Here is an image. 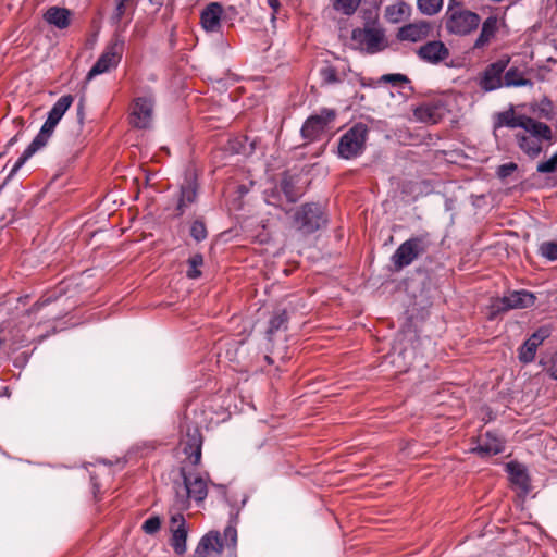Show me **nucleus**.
I'll use <instances>...</instances> for the list:
<instances>
[{"instance_id": "obj_1", "label": "nucleus", "mask_w": 557, "mask_h": 557, "mask_svg": "<svg viewBox=\"0 0 557 557\" xmlns=\"http://www.w3.org/2000/svg\"><path fill=\"white\" fill-rule=\"evenodd\" d=\"M518 147L529 158L535 159L543 151L544 145L555 141L550 126L531 116L525 120L521 131L515 134Z\"/></svg>"}, {"instance_id": "obj_2", "label": "nucleus", "mask_w": 557, "mask_h": 557, "mask_svg": "<svg viewBox=\"0 0 557 557\" xmlns=\"http://www.w3.org/2000/svg\"><path fill=\"white\" fill-rule=\"evenodd\" d=\"M73 103V97L71 95L62 96L52 107L48 113V117L40 128V132L32 141V144L25 149L23 154L15 162L11 170V175L15 173L27 159H29L37 150L46 146L48 139L52 135L57 124L60 122L64 113L69 110Z\"/></svg>"}, {"instance_id": "obj_3", "label": "nucleus", "mask_w": 557, "mask_h": 557, "mask_svg": "<svg viewBox=\"0 0 557 557\" xmlns=\"http://www.w3.org/2000/svg\"><path fill=\"white\" fill-rule=\"evenodd\" d=\"M180 474L182 481L174 483V506L177 510H184L188 508L189 499L202 502L208 491L206 481L198 474L187 472L186 465L181 467Z\"/></svg>"}, {"instance_id": "obj_4", "label": "nucleus", "mask_w": 557, "mask_h": 557, "mask_svg": "<svg viewBox=\"0 0 557 557\" xmlns=\"http://www.w3.org/2000/svg\"><path fill=\"white\" fill-rule=\"evenodd\" d=\"M480 22L479 14L458 5H449L445 14V28L454 35L470 34L478 28Z\"/></svg>"}, {"instance_id": "obj_5", "label": "nucleus", "mask_w": 557, "mask_h": 557, "mask_svg": "<svg viewBox=\"0 0 557 557\" xmlns=\"http://www.w3.org/2000/svg\"><path fill=\"white\" fill-rule=\"evenodd\" d=\"M430 245L431 242L428 233L412 236L405 240L392 256L395 269L401 270L411 264L416 259L426 252Z\"/></svg>"}, {"instance_id": "obj_6", "label": "nucleus", "mask_w": 557, "mask_h": 557, "mask_svg": "<svg viewBox=\"0 0 557 557\" xmlns=\"http://www.w3.org/2000/svg\"><path fill=\"white\" fill-rule=\"evenodd\" d=\"M322 206L310 202L302 205L294 215V227L304 235L314 233L326 225Z\"/></svg>"}, {"instance_id": "obj_7", "label": "nucleus", "mask_w": 557, "mask_h": 557, "mask_svg": "<svg viewBox=\"0 0 557 557\" xmlns=\"http://www.w3.org/2000/svg\"><path fill=\"white\" fill-rule=\"evenodd\" d=\"M367 136V125L362 123L355 124L339 139V157L343 159H351L361 154L366 146Z\"/></svg>"}, {"instance_id": "obj_8", "label": "nucleus", "mask_w": 557, "mask_h": 557, "mask_svg": "<svg viewBox=\"0 0 557 557\" xmlns=\"http://www.w3.org/2000/svg\"><path fill=\"white\" fill-rule=\"evenodd\" d=\"M123 51L124 39L120 35H115L114 39L88 72L86 79L90 81L95 76L116 67L122 59Z\"/></svg>"}, {"instance_id": "obj_9", "label": "nucleus", "mask_w": 557, "mask_h": 557, "mask_svg": "<svg viewBox=\"0 0 557 557\" xmlns=\"http://www.w3.org/2000/svg\"><path fill=\"white\" fill-rule=\"evenodd\" d=\"M351 39L359 49L371 54L382 51L386 46L384 33L374 27L355 29Z\"/></svg>"}, {"instance_id": "obj_10", "label": "nucleus", "mask_w": 557, "mask_h": 557, "mask_svg": "<svg viewBox=\"0 0 557 557\" xmlns=\"http://www.w3.org/2000/svg\"><path fill=\"white\" fill-rule=\"evenodd\" d=\"M535 302V296L527 290H515L499 298L493 305L496 311H507L510 309H520L532 307Z\"/></svg>"}, {"instance_id": "obj_11", "label": "nucleus", "mask_w": 557, "mask_h": 557, "mask_svg": "<svg viewBox=\"0 0 557 557\" xmlns=\"http://www.w3.org/2000/svg\"><path fill=\"white\" fill-rule=\"evenodd\" d=\"M336 113L331 109H323L319 114L310 116L301 128L305 138H317L327 125L335 120Z\"/></svg>"}, {"instance_id": "obj_12", "label": "nucleus", "mask_w": 557, "mask_h": 557, "mask_svg": "<svg viewBox=\"0 0 557 557\" xmlns=\"http://www.w3.org/2000/svg\"><path fill=\"white\" fill-rule=\"evenodd\" d=\"M153 106L152 97L137 98L133 106L131 124L137 128H148L152 121Z\"/></svg>"}, {"instance_id": "obj_13", "label": "nucleus", "mask_w": 557, "mask_h": 557, "mask_svg": "<svg viewBox=\"0 0 557 557\" xmlns=\"http://www.w3.org/2000/svg\"><path fill=\"white\" fill-rule=\"evenodd\" d=\"M224 549V543L218 531H210L201 537L195 550L194 557H220Z\"/></svg>"}, {"instance_id": "obj_14", "label": "nucleus", "mask_w": 557, "mask_h": 557, "mask_svg": "<svg viewBox=\"0 0 557 557\" xmlns=\"http://www.w3.org/2000/svg\"><path fill=\"white\" fill-rule=\"evenodd\" d=\"M507 65H508V60L507 61L499 60L497 62L490 64L485 69V71L480 79L481 88L484 89L485 91H491V90H495V89L502 87L503 73H504L505 69L507 67Z\"/></svg>"}, {"instance_id": "obj_15", "label": "nucleus", "mask_w": 557, "mask_h": 557, "mask_svg": "<svg viewBox=\"0 0 557 557\" xmlns=\"http://www.w3.org/2000/svg\"><path fill=\"white\" fill-rule=\"evenodd\" d=\"M431 32L432 24L430 22L419 21L400 27L397 38L403 41L417 42L428 38Z\"/></svg>"}, {"instance_id": "obj_16", "label": "nucleus", "mask_w": 557, "mask_h": 557, "mask_svg": "<svg viewBox=\"0 0 557 557\" xmlns=\"http://www.w3.org/2000/svg\"><path fill=\"white\" fill-rule=\"evenodd\" d=\"M417 53L420 59L433 64L445 61L449 57L448 48L440 40H433L422 45Z\"/></svg>"}, {"instance_id": "obj_17", "label": "nucleus", "mask_w": 557, "mask_h": 557, "mask_svg": "<svg viewBox=\"0 0 557 557\" xmlns=\"http://www.w3.org/2000/svg\"><path fill=\"white\" fill-rule=\"evenodd\" d=\"M528 117L529 116L524 114H516L512 106H510L506 111L495 113L493 116L494 135L496 136L497 131L504 126L509 128H521Z\"/></svg>"}, {"instance_id": "obj_18", "label": "nucleus", "mask_w": 557, "mask_h": 557, "mask_svg": "<svg viewBox=\"0 0 557 557\" xmlns=\"http://www.w3.org/2000/svg\"><path fill=\"white\" fill-rule=\"evenodd\" d=\"M417 121L426 124H436L445 115V108L440 102L423 103L413 110Z\"/></svg>"}, {"instance_id": "obj_19", "label": "nucleus", "mask_w": 557, "mask_h": 557, "mask_svg": "<svg viewBox=\"0 0 557 557\" xmlns=\"http://www.w3.org/2000/svg\"><path fill=\"white\" fill-rule=\"evenodd\" d=\"M182 445L191 446L190 465L198 466L201 460L202 435L197 426H187Z\"/></svg>"}, {"instance_id": "obj_20", "label": "nucleus", "mask_w": 557, "mask_h": 557, "mask_svg": "<svg viewBox=\"0 0 557 557\" xmlns=\"http://www.w3.org/2000/svg\"><path fill=\"white\" fill-rule=\"evenodd\" d=\"M223 8L218 2L209 3L201 12L200 22L207 32H216L220 28Z\"/></svg>"}, {"instance_id": "obj_21", "label": "nucleus", "mask_w": 557, "mask_h": 557, "mask_svg": "<svg viewBox=\"0 0 557 557\" xmlns=\"http://www.w3.org/2000/svg\"><path fill=\"white\" fill-rule=\"evenodd\" d=\"M507 470L512 484L518 486L522 494H528L531 490V483L525 467L518 462H509Z\"/></svg>"}, {"instance_id": "obj_22", "label": "nucleus", "mask_w": 557, "mask_h": 557, "mask_svg": "<svg viewBox=\"0 0 557 557\" xmlns=\"http://www.w3.org/2000/svg\"><path fill=\"white\" fill-rule=\"evenodd\" d=\"M198 195V185L194 178H188L181 187V196L176 210L178 215L185 213L186 209L196 201Z\"/></svg>"}, {"instance_id": "obj_23", "label": "nucleus", "mask_w": 557, "mask_h": 557, "mask_svg": "<svg viewBox=\"0 0 557 557\" xmlns=\"http://www.w3.org/2000/svg\"><path fill=\"white\" fill-rule=\"evenodd\" d=\"M504 450V443L496 435L487 432L484 436L480 437V442L473 451L481 456H493Z\"/></svg>"}, {"instance_id": "obj_24", "label": "nucleus", "mask_w": 557, "mask_h": 557, "mask_svg": "<svg viewBox=\"0 0 557 557\" xmlns=\"http://www.w3.org/2000/svg\"><path fill=\"white\" fill-rule=\"evenodd\" d=\"M114 10L110 21L112 24H119L124 18L129 22L136 8V0H114Z\"/></svg>"}, {"instance_id": "obj_25", "label": "nucleus", "mask_w": 557, "mask_h": 557, "mask_svg": "<svg viewBox=\"0 0 557 557\" xmlns=\"http://www.w3.org/2000/svg\"><path fill=\"white\" fill-rule=\"evenodd\" d=\"M71 15L72 13L69 9L51 7L46 11L44 17L49 24L63 29L70 25Z\"/></svg>"}, {"instance_id": "obj_26", "label": "nucleus", "mask_w": 557, "mask_h": 557, "mask_svg": "<svg viewBox=\"0 0 557 557\" xmlns=\"http://www.w3.org/2000/svg\"><path fill=\"white\" fill-rule=\"evenodd\" d=\"M498 20L496 16H488L482 24L481 33L474 42V48H482L490 42L497 32Z\"/></svg>"}, {"instance_id": "obj_27", "label": "nucleus", "mask_w": 557, "mask_h": 557, "mask_svg": "<svg viewBox=\"0 0 557 557\" xmlns=\"http://www.w3.org/2000/svg\"><path fill=\"white\" fill-rule=\"evenodd\" d=\"M409 12L410 7L404 1H398L386 7L385 16L392 23H399L401 20L409 15Z\"/></svg>"}, {"instance_id": "obj_28", "label": "nucleus", "mask_w": 557, "mask_h": 557, "mask_svg": "<svg viewBox=\"0 0 557 557\" xmlns=\"http://www.w3.org/2000/svg\"><path fill=\"white\" fill-rule=\"evenodd\" d=\"M504 85L507 87L532 86V82L524 78L517 67H511L504 75Z\"/></svg>"}, {"instance_id": "obj_29", "label": "nucleus", "mask_w": 557, "mask_h": 557, "mask_svg": "<svg viewBox=\"0 0 557 557\" xmlns=\"http://www.w3.org/2000/svg\"><path fill=\"white\" fill-rule=\"evenodd\" d=\"M278 188L289 202H296L300 197V193L296 190V182L292 176L284 175L280 182Z\"/></svg>"}, {"instance_id": "obj_30", "label": "nucleus", "mask_w": 557, "mask_h": 557, "mask_svg": "<svg viewBox=\"0 0 557 557\" xmlns=\"http://www.w3.org/2000/svg\"><path fill=\"white\" fill-rule=\"evenodd\" d=\"M287 313L285 310H278L276 312H274L273 317L271 318L270 322H269V329L267 331V334L269 336V338H271V336L282 330V329H286V323H287Z\"/></svg>"}, {"instance_id": "obj_31", "label": "nucleus", "mask_w": 557, "mask_h": 557, "mask_svg": "<svg viewBox=\"0 0 557 557\" xmlns=\"http://www.w3.org/2000/svg\"><path fill=\"white\" fill-rule=\"evenodd\" d=\"M419 11L428 16L437 14L443 8V0H417Z\"/></svg>"}, {"instance_id": "obj_32", "label": "nucleus", "mask_w": 557, "mask_h": 557, "mask_svg": "<svg viewBox=\"0 0 557 557\" xmlns=\"http://www.w3.org/2000/svg\"><path fill=\"white\" fill-rule=\"evenodd\" d=\"M186 541H187V529L172 533L171 545L176 554L183 555L186 552V549H187Z\"/></svg>"}, {"instance_id": "obj_33", "label": "nucleus", "mask_w": 557, "mask_h": 557, "mask_svg": "<svg viewBox=\"0 0 557 557\" xmlns=\"http://www.w3.org/2000/svg\"><path fill=\"white\" fill-rule=\"evenodd\" d=\"M537 350V346H535L533 343L525 341L523 345L519 348V360L523 363L532 362L535 358V354Z\"/></svg>"}, {"instance_id": "obj_34", "label": "nucleus", "mask_w": 557, "mask_h": 557, "mask_svg": "<svg viewBox=\"0 0 557 557\" xmlns=\"http://www.w3.org/2000/svg\"><path fill=\"white\" fill-rule=\"evenodd\" d=\"M203 258L201 255H194L188 260V270H187V276L189 278H197L200 276L201 272L199 271V267L202 265Z\"/></svg>"}, {"instance_id": "obj_35", "label": "nucleus", "mask_w": 557, "mask_h": 557, "mask_svg": "<svg viewBox=\"0 0 557 557\" xmlns=\"http://www.w3.org/2000/svg\"><path fill=\"white\" fill-rule=\"evenodd\" d=\"M361 0H335L334 7L336 10L342 11L345 14H352Z\"/></svg>"}, {"instance_id": "obj_36", "label": "nucleus", "mask_w": 557, "mask_h": 557, "mask_svg": "<svg viewBox=\"0 0 557 557\" xmlns=\"http://www.w3.org/2000/svg\"><path fill=\"white\" fill-rule=\"evenodd\" d=\"M224 547L234 548L237 543V530L234 525L230 524L224 529L222 536Z\"/></svg>"}, {"instance_id": "obj_37", "label": "nucleus", "mask_w": 557, "mask_h": 557, "mask_svg": "<svg viewBox=\"0 0 557 557\" xmlns=\"http://www.w3.org/2000/svg\"><path fill=\"white\" fill-rule=\"evenodd\" d=\"M540 253L549 259L557 260V243L555 242H544L540 246Z\"/></svg>"}, {"instance_id": "obj_38", "label": "nucleus", "mask_w": 557, "mask_h": 557, "mask_svg": "<svg viewBox=\"0 0 557 557\" xmlns=\"http://www.w3.org/2000/svg\"><path fill=\"white\" fill-rule=\"evenodd\" d=\"M380 82L392 84L393 86H400L403 84H408L409 78L404 74H385L381 76Z\"/></svg>"}, {"instance_id": "obj_39", "label": "nucleus", "mask_w": 557, "mask_h": 557, "mask_svg": "<svg viewBox=\"0 0 557 557\" xmlns=\"http://www.w3.org/2000/svg\"><path fill=\"white\" fill-rule=\"evenodd\" d=\"M187 529L186 528V520L184 516L181 512L173 513L170 519V531L178 532Z\"/></svg>"}, {"instance_id": "obj_40", "label": "nucleus", "mask_w": 557, "mask_h": 557, "mask_svg": "<svg viewBox=\"0 0 557 557\" xmlns=\"http://www.w3.org/2000/svg\"><path fill=\"white\" fill-rule=\"evenodd\" d=\"M190 235L197 242L203 240L207 237L205 224L201 221H195L190 227Z\"/></svg>"}, {"instance_id": "obj_41", "label": "nucleus", "mask_w": 557, "mask_h": 557, "mask_svg": "<svg viewBox=\"0 0 557 557\" xmlns=\"http://www.w3.org/2000/svg\"><path fill=\"white\" fill-rule=\"evenodd\" d=\"M550 335V330L547 326H542L536 330L527 341L533 343L535 346H540L544 339Z\"/></svg>"}, {"instance_id": "obj_42", "label": "nucleus", "mask_w": 557, "mask_h": 557, "mask_svg": "<svg viewBox=\"0 0 557 557\" xmlns=\"http://www.w3.org/2000/svg\"><path fill=\"white\" fill-rule=\"evenodd\" d=\"M557 170V152L547 161L540 162L536 166L539 173H553Z\"/></svg>"}, {"instance_id": "obj_43", "label": "nucleus", "mask_w": 557, "mask_h": 557, "mask_svg": "<svg viewBox=\"0 0 557 557\" xmlns=\"http://www.w3.org/2000/svg\"><path fill=\"white\" fill-rule=\"evenodd\" d=\"M161 527V520L159 517H151L147 519L143 524V530L147 534H153L156 533Z\"/></svg>"}, {"instance_id": "obj_44", "label": "nucleus", "mask_w": 557, "mask_h": 557, "mask_svg": "<svg viewBox=\"0 0 557 557\" xmlns=\"http://www.w3.org/2000/svg\"><path fill=\"white\" fill-rule=\"evenodd\" d=\"M517 168H518V165L513 162L502 164L500 166H498L497 175L500 178H506L509 175H511L517 170Z\"/></svg>"}, {"instance_id": "obj_45", "label": "nucleus", "mask_w": 557, "mask_h": 557, "mask_svg": "<svg viewBox=\"0 0 557 557\" xmlns=\"http://www.w3.org/2000/svg\"><path fill=\"white\" fill-rule=\"evenodd\" d=\"M321 75L326 83H336L338 81L336 71L331 67L326 66L321 70Z\"/></svg>"}, {"instance_id": "obj_46", "label": "nucleus", "mask_w": 557, "mask_h": 557, "mask_svg": "<svg viewBox=\"0 0 557 557\" xmlns=\"http://www.w3.org/2000/svg\"><path fill=\"white\" fill-rule=\"evenodd\" d=\"M268 5L272 9L271 21L274 22L276 20V15L280 11L281 3L278 0H267Z\"/></svg>"}, {"instance_id": "obj_47", "label": "nucleus", "mask_w": 557, "mask_h": 557, "mask_svg": "<svg viewBox=\"0 0 557 557\" xmlns=\"http://www.w3.org/2000/svg\"><path fill=\"white\" fill-rule=\"evenodd\" d=\"M550 374L557 380V354L552 359Z\"/></svg>"}, {"instance_id": "obj_48", "label": "nucleus", "mask_w": 557, "mask_h": 557, "mask_svg": "<svg viewBox=\"0 0 557 557\" xmlns=\"http://www.w3.org/2000/svg\"><path fill=\"white\" fill-rule=\"evenodd\" d=\"M183 451H184V454L186 455V460L184 461V463H185V462H189V463H190L191 446L183 445Z\"/></svg>"}, {"instance_id": "obj_49", "label": "nucleus", "mask_w": 557, "mask_h": 557, "mask_svg": "<svg viewBox=\"0 0 557 557\" xmlns=\"http://www.w3.org/2000/svg\"><path fill=\"white\" fill-rule=\"evenodd\" d=\"M83 111H84V99L82 98L78 108H77V114L82 119L83 117Z\"/></svg>"}, {"instance_id": "obj_50", "label": "nucleus", "mask_w": 557, "mask_h": 557, "mask_svg": "<svg viewBox=\"0 0 557 557\" xmlns=\"http://www.w3.org/2000/svg\"><path fill=\"white\" fill-rule=\"evenodd\" d=\"M17 139V136H14L13 138L10 139V141L8 143V146H11L13 145Z\"/></svg>"}]
</instances>
